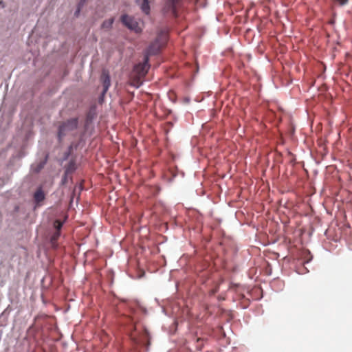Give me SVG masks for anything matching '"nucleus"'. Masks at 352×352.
<instances>
[{
  "label": "nucleus",
  "instance_id": "1",
  "mask_svg": "<svg viewBox=\"0 0 352 352\" xmlns=\"http://www.w3.org/2000/svg\"><path fill=\"white\" fill-rule=\"evenodd\" d=\"M148 61L149 58L148 55H144L143 62L135 65L130 80L131 85L137 88L142 85L143 78L150 68Z\"/></svg>",
  "mask_w": 352,
  "mask_h": 352
},
{
  "label": "nucleus",
  "instance_id": "2",
  "mask_svg": "<svg viewBox=\"0 0 352 352\" xmlns=\"http://www.w3.org/2000/svg\"><path fill=\"white\" fill-rule=\"evenodd\" d=\"M167 41L168 31L166 30H161L158 33L155 40L148 46L145 55H148L149 58L150 55L158 53L161 48L166 45Z\"/></svg>",
  "mask_w": 352,
  "mask_h": 352
},
{
  "label": "nucleus",
  "instance_id": "3",
  "mask_svg": "<svg viewBox=\"0 0 352 352\" xmlns=\"http://www.w3.org/2000/svg\"><path fill=\"white\" fill-rule=\"evenodd\" d=\"M78 118H74L68 120L67 122H63L61 125H60L58 129V138L61 139L63 136H65L68 132L74 131L78 126Z\"/></svg>",
  "mask_w": 352,
  "mask_h": 352
},
{
  "label": "nucleus",
  "instance_id": "4",
  "mask_svg": "<svg viewBox=\"0 0 352 352\" xmlns=\"http://www.w3.org/2000/svg\"><path fill=\"white\" fill-rule=\"evenodd\" d=\"M181 0H166L163 11L164 13L170 14L175 17L177 16L178 8L180 6Z\"/></svg>",
  "mask_w": 352,
  "mask_h": 352
},
{
  "label": "nucleus",
  "instance_id": "5",
  "mask_svg": "<svg viewBox=\"0 0 352 352\" xmlns=\"http://www.w3.org/2000/svg\"><path fill=\"white\" fill-rule=\"evenodd\" d=\"M120 19L122 23L131 30H133L136 33H139L142 31V28L139 25V23L136 21L133 17L127 14H123Z\"/></svg>",
  "mask_w": 352,
  "mask_h": 352
},
{
  "label": "nucleus",
  "instance_id": "6",
  "mask_svg": "<svg viewBox=\"0 0 352 352\" xmlns=\"http://www.w3.org/2000/svg\"><path fill=\"white\" fill-rule=\"evenodd\" d=\"M34 201L36 203V206H39L41 202L45 199V194L43 190L42 187H39L34 193Z\"/></svg>",
  "mask_w": 352,
  "mask_h": 352
},
{
  "label": "nucleus",
  "instance_id": "7",
  "mask_svg": "<svg viewBox=\"0 0 352 352\" xmlns=\"http://www.w3.org/2000/svg\"><path fill=\"white\" fill-rule=\"evenodd\" d=\"M100 79L103 85V94H105L111 85L110 76L108 72L104 70L102 73Z\"/></svg>",
  "mask_w": 352,
  "mask_h": 352
},
{
  "label": "nucleus",
  "instance_id": "8",
  "mask_svg": "<svg viewBox=\"0 0 352 352\" xmlns=\"http://www.w3.org/2000/svg\"><path fill=\"white\" fill-rule=\"evenodd\" d=\"M137 3L140 6L141 10L146 14L150 12V6L148 0H136Z\"/></svg>",
  "mask_w": 352,
  "mask_h": 352
},
{
  "label": "nucleus",
  "instance_id": "9",
  "mask_svg": "<svg viewBox=\"0 0 352 352\" xmlns=\"http://www.w3.org/2000/svg\"><path fill=\"white\" fill-rule=\"evenodd\" d=\"M113 22H114L113 18H111L108 20H105L104 21H103V23L102 24V28L110 29L112 27Z\"/></svg>",
  "mask_w": 352,
  "mask_h": 352
},
{
  "label": "nucleus",
  "instance_id": "10",
  "mask_svg": "<svg viewBox=\"0 0 352 352\" xmlns=\"http://www.w3.org/2000/svg\"><path fill=\"white\" fill-rule=\"evenodd\" d=\"M60 235V231H56L51 237V243L54 245Z\"/></svg>",
  "mask_w": 352,
  "mask_h": 352
},
{
  "label": "nucleus",
  "instance_id": "11",
  "mask_svg": "<svg viewBox=\"0 0 352 352\" xmlns=\"http://www.w3.org/2000/svg\"><path fill=\"white\" fill-rule=\"evenodd\" d=\"M63 225V222L58 219L55 220L54 222V227L56 230V231H60Z\"/></svg>",
  "mask_w": 352,
  "mask_h": 352
},
{
  "label": "nucleus",
  "instance_id": "12",
  "mask_svg": "<svg viewBox=\"0 0 352 352\" xmlns=\"http://www.w3.org/2000/svg\"><path fill=\"white\" fill-rule=\"evenodd\" d=\"M75 170V165L74 163L70 162L67 168L66 172L69 173Z\"/></svg>",
  "mask_w": 352,
  "mask_h": 352
},
{
  "label": "nucleus",
  "instance_id": "13",
  "mask_svg": "<svg viewBox=\"0 0 352 352\" xmlns=\"http://www.w3.org/2000/svg\"><path fill=\"white\" fill-rule=\"evenodd\" d=\"M334 1L337 2L340 6L346 5L349 0H334Z\"/></svg>",
  "mask_w": 352,
  "mask_h": 352
},
{
  "label": "nucleus",
  "instance_id": "14",
  "mask_svg": "<svg viewBox=\"0 0 352 352\" xmlns=\"http://www.w3.org/2000/svg\"><path fill=\"white\" fill-rule=\"evenodd\" d=\"M85 0H81V2L79 3L78 5V10H76V12H75V15L76 16H78V14H79L80 12V7L83 4V3L85 2Z\"/></svg>",
  "mask_w": 352,
  "mask_h": 352
},
{
  "label": "nucleus",
  "instance_id": "15",
  "mask_svg": "<svg viewBox=\"0 0 352 352\" xmlns=\"http://www.w3.org/2000/svg\"><path fill=\"white\" fill-rule=\"evenodd\" d=\"M4 7V3L2 1H0V7Z\"/></svg>",
  "mask_w": 352,
  "mask_h": 352
},
{
  "label": "nucleus",
  "instance_id": "16",
  "mask_svg": "<svg viewBox=\"0 0 352 352\" xmlns=\"http://www.w3.org/2000/svg\"><path fill=\"white\" fill-rule=\"evenodd\" d=\"M43 164H41V165L40 166L39 168H38V170H39L40 169H41V168H43Z\"/></svg>",
  "mask_w": 352,
  "mask_h": 352
}]
</instances>
